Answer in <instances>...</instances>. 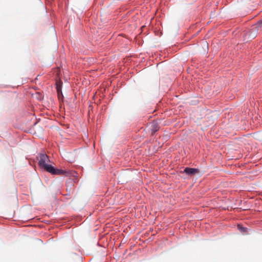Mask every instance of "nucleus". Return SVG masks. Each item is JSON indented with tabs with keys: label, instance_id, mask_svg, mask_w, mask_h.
<instances>
[{
	"label": "nucleus",
	"instance_id": "2",
	"mask_svg": "<svg viewBox=\"0 0 262 262\" xmlns=\"http://www.w3.org/2000/svg\"><path fill=\"white\" fill-rule=\"evenodd\" d=\"M199 172V169L194 168L186 167L184 172L188 176H192Z\"/></svg>",
	"mask_w": 262,
	"mask_h": 262
},
{
	"label": "nucleus",
	"instance_id": "1",
	"mask_svg": "<svg viewBox=\"0 0 262 262\" xmlns=\"http://www.w3.org/2000/svg\"><path fill=\"white\" fill-rule=\"evenodd\" d=\"M39 160L38 161L39 166L42 168L48 164L49 162V157L47 154L40 153L39 154Z\"/></svg>",
	"mask_w": 262,
	"mask_h": 262
},
{
	"label": "nucleus",
	"instance_id": "6",
	"mask_svg": "<svg viewBox=\"0 0 262 262\" xmlns=\"http://www.w3.org/2000/svg\"><path fill=\"white\" fill-rule=\"evenodd\" d=\"M238 229L242 232H247L248 228L245 227H242V226L238 225Z\"/></svg>",
	"mask_w": 262,
	"mask_h": 262
},
{
	"label": "nucleus",
	"instance_id": "7",
	"mask_svg": "<svg viewBox=\"0 0 262 262\" xmlns=\"http://www.w3.org/2000/svg\"><path fill=\"white\" fill-rule=\"evenodd\" d=\"M251 34H251V38H254L256 35V31L255 30H254L251 32Z\"/></svg>",
	"mask_w": 262,
	"mask_h": 262
},
{
	"label": "nucleus",
	"instance_id": "3",
	"mask_svg": "<svg viewBox=\"0 0 262 262\" xmlns=\"http://www.w3.org/2000/svg\"><path fill=\"white\" fill-rule=\"evenodd\" d=\"M42 168L52 174H54L55 173L56 169V168H55L54 166L48 164L45 166H44Z\"/></svg>",
	"mask_w": 262,
	"mask_h": 262
},
{
	"label": "nucleus",
	"instance_id": "5",
	"mask_svg": "<svg viewBox=\"0 0 262 262\" xmlns=\"http://www.w3.org/2000/svg\"><path fill=\"white\" fill-rule=\"evenodd\" d=\"M159 130V127L157 123H152L151 125V132L155 133Z\"/></svg>",
	"mask_w": 262,
	"mask_h": 262
},
{
	"label": "nucleus",
	"instance_id": "4",
	"mask_svg": "<svg viewBox=\"0 0 262 262\" xmlns=\"http://www.w3.org/2000/svg\"><path fill=\"white\" fill-rule=\"evenodd\" d=\"M69 174V172L66 170L61 169H57L56 168L55 172L54 175H60L63 174L65 176H68Z\"/></svg>",
	"mask_w": 262,
	"mask_h": 262
},
{
	"label": "nucleus",
	"instance_id": "8",
	"mask_svg": "<svg viewBox=\"0 0 262 262\" xmlns=\"http://www.w3.org/2000/svg\"><path fill=\"white\" fill-rule=\"evenodd\" d=\"M257 25H258V27H261V26H262V20H261L259 21L257 23Z\"/></svg>",
	"mask_w": 262,
	"mask_h": 262
}]
</instances>
